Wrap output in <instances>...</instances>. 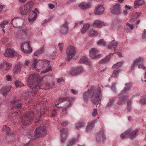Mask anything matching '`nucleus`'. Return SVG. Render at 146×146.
<instances>
[{
  "label": "nucleus",
  "mask_w": 146,
  "mask_h": 146,
  "mask_svg": "<svg viewBox=\"0 0 146 146\" xmlns=\"http://www.w3.org/2000/svg\"><path fill=\"white\" fill-rule=\"evenodd\" d=\"M31 63L32 66L35 70L37 71H40L41 69L48 67L49 65L50 62L46 60H38L34 58Z\"/></svg>",
  "instance_id": "1"
},
{
  "label": "nucleus",
  "mask_w": 146,
  "mask_h": 146,
  "mask_svg": "<svg viewBox=\"0 0 146 146\" xmlns=\"http://www.w3.org/2000/svg\"><path fill=\"white\" fill-rule=\"evenodd\" d=\"M35 137H33V134L32 133L27 136L28 141H29L32 140H34L36 138H38L45 136L46 134V127L44 126H40L36 128L35 131Z\"/></svg>",
  "instance_id": "2"
},
{
  "label": "nucleus",
  "mask_w": 146,
  "mask_h": 146,
  "mask_svg": "<svg viewBox=\"0 0 146 146\" xmlns=\"http://www.w3.org/2000/svg\"><path fill=\"white\" fill-rule=\"evenodd\" d=\"M138 131V130L137 129L134 130L129 129L121 134L120 136L122 139H124L128 137H129L131 139H133L137 136Z\"/></svg>",
  "instance_id": "3"
},
{
  "label": "nucleus",
  "mask_w": 146,
  "mask_h": 146,
  "mask_svg": "<svg viewBox=\"0 0 146 146\" xmlns=\"http://www.w3.org/2000/svg\"><path fill=\"white\" fill-rule=\"evenodd\" d=\"M102 95L100 89L98 90H94L91 96V100L92 102L94 104H97L100 102L102 98Z\"/></svg>",
  "instance_id": "4"
},
{
  "label": "nucleus",
  "mask_w": 146,
  "mask_h": 146,
  "mask_svg": "<svg viewBox=\"0 0 146 146\" xmlns=\"http://www.w3.org/2000/svg\"><path fill=\"white\" fill-rule=\"evenodd\" d=\"M37 77L35 75H30L27 81V84L28 86L32 88L33 93L34 94L38 92V88H40L39 86L35 85L34 86H33V84L34 81L36 79Z\"/></svg>",
  "instance_id": "5"
},
{
  "label": "nucleus",
  "mask_w": 146,
  "mask_h": 146,
  "mask_svg": "<svg viewBox=\"0 0 146 146\" xmlns=\"http://www.w3.org/2000/svg\"><path fill=\"white\" fill-rule=\"evenodd\" d=\"M25 20L24 19L18 17H14L12 20L11 24L13 27H16L17 28H21L25 26Z\"/></svg>",
  "instance_id": "6"
},
{
  "label": "nucleus",
  "mask_w": 146,
  "mask_h": 146,
  "mask_svg": "<svg viewBox=\"0 0 146 146\" xmlns=\"http://www.w3.org/2000/svg\"><path fill=\"white\" fill-rule=\"evenodd\" d=\"M34 4L32 1H29L20 7L19 9L22 14L26 15L30 11L33 7Z\"/></svg>",
  "instance_id": "7"
},
{
  "label": "nucleus",
  "mask_w": 146,
  "mask_h": 146,
  "mask_svg": "<svg viewBox=\"0 0 146 146\" xmlns=\"http://www.w3.org/2000/svg\"><path fill=\"white\" fill-rule=\"evenodd\" d=\"M30 42L29 41L25 42L21 45V51L25 53L29 54L32 51V49L30 46Z\"/></svg>",
  "instance_id": "8"
},
{
  "label": "nucleus",
  "mask_w": 146,
  "mask_h": 146,
  "mask_svg": "<svg viewBox=\"0 0 146 146\" xmlns=\"http://www.w3.org/2000/svg\"><path fill=\"white\" fill-rule=\"evenodd\" d=\"M34 113L33 112H31L26 114V115L22 118L21 122L24 125H26L29 123V121H32L34 117Z\"/></svg>",
  "instance_id": "9"
},
{
  "label": "nucleus",
  "mask_w": 146,
  "mask_h": 146,
  "mask_svg": "<svg viewBox=\"0 0 146 146\" xmlns=\"http://www.w3.org/2000/svg\"><path fill=\"white\" fill-rule=\"evenodd\" d=\"M89 55L92 59L99 58L101 56V54L99 53L98 50L94 48H92L90 49Z\"/></svg>",
  "instance_id": "10"
},
{
  "label": "nucleus",
  "mask_w": 146,
  "mask_h": 146,
  "mask_svg": "<svg viewBox=\"0 0 146 146\" xmlns=\"http://www.w3.org/2000/svg\"><path fill=\"white\" fill-rule=\"evenodd\" d=\"M67 59L69 61L72 59L75 55L76 50L74 47L70 46L68 47L66 50Z\"/></svg>",
  "instance_id": "11"
},
{
  "label": "nucleus",
  "mask_w": 146,
  "mask_h": 146,
  "mask_svg": "<svg viewBox=\"0 0 146 146\" xmlns=\"http://www.w3.org/2000/svg\"><path fill=\"white\" fill-rule=\"evenodd\" d=\"M68 129L66 128H62L60 131V139L61 142L64 143L66 140L68 135Z\"/></svg>",
  "instance_id": "12"
},
{
  "label": "nucleus",
  "mask_w": 146,
  "mask_h": 146,
  "mask_svg": "<svg viewBox=\"0 0 146 146\" xmlns=\"http://www.w3.org/2000/svg\"><path fill=\"white\" fill-rule=\"evenodd\" d=\"M39 13V11L37 8H35L34 10L32 11V15H29V22L31 23H33L36 20L37 14Z\"/></svg>",
  "instance_id": "13"
},
{
  "label": "nucleus",
  "mask_w": 146,
  "mask_h": 146,
  "mask_svg": "<svg viewBox=\"0 0 146 146\" xmlns=\"http://www.w3.org/2000/svg\"><path fill=\"white\" fill-rule=\"evenodd\" d=\"M121 5L118 4L113 5L110 9L111 12L117 15H119L121 13Z\"/></svg>",
  "instance_id": "14"
},
{
  "label": "nucleus",
  "mask_w": 146,
  "mask_h": 146,
  "mask_svg": "<svg viewBox=\"0 0 146 146\" xmlns=\"http://www.w3.org/2000/svg\"><path fill=\"white\" fill-rule=\"evenodd\" d=\"M128 95L123 94L121 92L118 95L119 100L117 102V104L119 106H121L124 104L127 99Z\"/></svg>",
  "instance_id": "15"
},
{
  "label": "nucleus",
  "mask_w": 146,
  "mask_h": 146,
  "mask_svg": "<svg viewBox=\"0 0 146 146\" xmlns=\"http://www.w3.org/2000/svg\"><path fill=\"white\" fill-rule=\"evenodd\" d=\"M68 23L65 22L61 26L60 32L62 35H65L68 33Z\"/></svg>",
  "instance_id": "16"
},
{
  "label": "nucleus",
  "mask_w": 146,
  "mask_h": 146,
  "mask_svg": "<svg viewBox=\"0 0 146 146\" xmlns=\"http://www.w3.org/2000/svg\"><path fill=\"white\" fill-rule=\"evenodd\" d=\"M104 8L101 5H99L96 7L94 13L96 15H101L104 13Z\"/></svg>",
  "instance_id": "17"
},
{
  "label": "nucleus",
  "mask_w": 146,
  "mask_h": 146,
  "mask_svg": "<svg viewBox=\"0 0 146 146\" xmlns=\"http://www.w3.org/2000/svg\"><path fill=\"white\" fill-rule=\"evenodd\" d=\"M97 121L96 119L88 123V125L86 129V131L88 133L90 132L94 127V123Z\"/></svg>",
  "instance_id": "18"
},
{
  "label": "nucleus",
  "mask_w": 146,
  "mask_h": 146,
  "mask_svg": "<svg viewBox=\"0 0 146 146\" xmlns=\"http://www.w3.org/2000/svg\"><path fill=\"white\" fill-rule=\"evenodd\" d=\"M11 88L9 86H6L2 87L0 90V94L5 96L7 93L10 90Z\"/></svg>",
  "instance_id": "19"
},
{
  "label": "nucleus",
  "mask_w": 146,
  "mask_h": 146,
  "mask_svg": "<svg viewBox=\"0 0 146 146\" xmlns=\"http://www.w3.org/2000/svg\"><path fill=\"white\" fill-rule=\"evenodd\" d=\"M106 25V23L99 20H96L95 21L92 25L93 27L98 28H101Z\"/></svg>",
  "instance_id": "20"
},
{
  "label": "nucleus",
  "mask_w": 146,
  "mask_h": 146,
  "mask_svg": "<svg viewBox=\"0 0 146 146\" xmlns=\"http://www.w3.org/2000/svg\"><path fill=\"white\" fill-rule=\"evenodd\" d=\"M16 53L17 52H15L11 49H7L5 51L4 55L6 57H13L15 55Z\"/></svg>",
  "instance_id": "21"
},
{
  "label": "nucleus",
  "mask_w": 146,
  "mask_h": 146,
  "mask_svg": "<svg viewBox=\"0 0 146 146\" xmlns=\"http://www.w3.org/2000/svg\"><path fill=\"white\" fill-rule=\"evenodd\" d=\"M91 4L90 2L88 3L85 2L82 3L78 5L79 7L83 10L90 8L91 7Z\"/></svg>",
  "instance_id": "22"
},
{
  "label": "nucleus",
  "mask_w": 146,
  "mask_h": 146,
  "mask_svg": "<svg viewBox=\"0 0 146 146\" xmlns=\"http://www.w3.org/2000/svg\"><path fill=\"white\" fill-rule=\"evenodd\" d=\"M131 86V83H127L125 84V86L121 93L123 94L127 95V92L130 89Z\"/></svg>",
  "instance_id": "23"
},
{
  "label": "nucleus",
  "mask_w": 146,
  "mask_h": 146,
  "mask_svg": "<svg viewBox=\"0 0 146 146\" xmlns=\"http://www.w3.org/2000/svg\"><path fill=\"white\" fill-rule=\"evenodd\" d=\"M110 45H108V49H111L113 48H114V50L115 51V49L117 46L118 44V42L117 41L113 40L110 42Z\"/></svg>",
  "instance_id": "24"
},
{
  "label": "nucleus",
  "mask_w": 146,
  "mask_h": 146,
  "mask_svg": "<svg viewBox=\"0 0 146 146\" xmlns=\"http://www.w3.org/2000/svg\"><path fill=\"white\" fill-rule=\"evenodd\" d=\"M90 27V24L88 23L84 24L81 30L82 33H86L89 29Z\"/></svg>",
  "instance_id": "25"
},
{
  "label": "nucleus",
  "mask_w": 146,
  "mask_h": 146,
  "mask_svg": "<svg viewBox=\"0 0 146 146\" xmlns=\"http://www.w3.org/2000/svg\"><path fill=\"white\" fill-rule=\"evenodd\" d=\"M113 54H110L109 55L107 56L104 58L102 59L99 62L100 63V64H103L107 62L110 60L111 57L113 56Z\"/></svg>",
  "instance_id": "26"
},
{
  "label": "nucleus",
  "mask_w": 146,
  "mask_h": 146,
  "mask_svg": "<svg viewBox=\"0 0 146 146\" xmlns=\"http://www.w3.org/2000/svg\"><path fill=\"white\" fill-rule=\"evenodd\" d=\"M101 137H102L103 141L104 139L105 138V135L103 131L102 132H100L97 135L96 139L98 142H100V141H101Z\"/></svg>",
  "instance_id": "27"
},
{
  "label": "nucleus",
  "mask_w": 146,
  "mask_h": 146,
  "mask_svg": "<svg viewBox=\"0 0 146 146\" xmlns=\"http://www.w3.org/2000/svg\"><path fill=\"white\" fill-rule=\"evenodd\" d=\"M22 31L25 35L26 38H28L32 35L31 31L29 29H25L23 30Z\"/></svg>",
  "instance_id": "28"
},
{
  "label": "nucleus",
  "mask_w": 146,
  "mask_h": 146,
  "mask_svg": "<svg viewBox=\"0 0 146 146\" xmlns=\"http://www.w3.org/2000/svg\"><path fill=\"white\" fill-rule=\"evenodd\" d=\"M90 92V91L88 90L87 91L85 92L83 94V100L85 102H87L88 101Z\"/></svg>",
  "instance_id": "29"
},
{
  "label": "nucleus",
  "mask_w": 146,
  "mask_h": 146,
  "mask_svg": "<svg viewBox=\"0 0 146 146\" xmlns=\"http://www.w3.org/2000/svg\"><path fill=\"white\" fill-rule=\"evenodd\" d=\"M126 26L125 27V29L127 32H129L134 28V27L133 25L128 23H126Z\"/></svg>",
  "instance_id": "30"
},
{
  "label": "nucleus",
  "mask_w": 146,
  "mask_h": 146,
  "mask_svg": "<svg viewBox=\"0 0 146 146\" xmlns=\"http://www.w3.org/2000/svg\"><path fill=\"white\" fill-rule=\"evenodd\" d=\"M123 63V61L119 62L116 63V64H113L112 67L114 69H121L120 68L122 65Z\"/></svg>",
  "instance_id": "31"
},
{
  "label": "nucleus",
  "mask_w": 146,
  "mask_h": 146,
  "mask_svg": "<svg viewBox=\"0 0 146 146\" xmlns=\"http://www.w3.org/2000/svg\"><path fill=\"white\" fill-rule=\"evenodd\" d=\"M116 98V97H112L109 100V102L108 103L106 106L107 108L110 107L113 104V103L115 102V99Z\"/></svg>",
  "instance_id": "32"
},
{
  "label": "nucleus",
  "mask_w": 146,
  "mask_h": 146,
  "mask_svg": "<svg viewBox=\"0 0 146 146\" xmlns=\"http://www.w3.org/2000/svg\"><path fill=\"white\" fill-rule=\"evenodd\" d=\"M121 69H118L117 70H114L112 74L111 75V76L115 78H117L119 76V73L121 71Z\"/></svg>",
  "instance_id": "33"
},
{
  "label": "nucleus",
  "mask_w": 146,
  "mask_h": 146,
  "mask_svg": "<svg viewBox=\"0 0 146 146\" xmlns=\"http://www.w3.org/2000/svg\"><path fill=\"white\" fill-rule=\"evenodd\" d=\"M22 66V64L19 62L15 64V73H17V71H20L21 70V68Z\"/></svg>",
  "instance_id": "34"
},
{
  "label": "nucleus",
  "mask_w": 146,
  "mask_h": 146,
  "mask_svg": "<svg viewBox=\"0 0 146 146\" xmlns=\"http://www.w3.org/2000/svg\"><path fill=\"white\" fill-rule=\"evenodd\" d=\"M144 1L143 0H137L135 1L134 3V7L136 8L138 6L142 5L144 3Z\"/></svg>",
  "instance_id": "35"
},
{
  "label": "nucleus",
  "mask_w": 146,
  "mask_h": 146,
  "mask_svg": "<svg viewBox=\"0 0 146 146\" xmlns=\"http://www.w3.org/2000/svg\"><path fill=\"white\" fill-rule=\"evenodd\" d=\"M98 32L95 30H92L90 31L88 33V35L89 36H95L98 35Z\"/></svg>",
  "instance_id": "36"
},
{
  "label": "nucleus",
  "mask_w": 146,
  "mask_h": 146,
  "mask_svg": "<svg viewBox=\"0 0 146 146\" xmlns=\"http://www.w3.org/2000/svg\"><path fill=\"white\" fill-rule=\"evenodd\" d=\"M144 61V59L143 58L139 57L135 58L134 61L138 64L139 63H143Z\"/></svg>",
  "instance_id": "37"
},
{
  "label": "nucleus",
  "mask_w": 146,
  "mask_h": 146,
  "mask_svg": "<svg viewBox=\"0 0 146 146\" xmlns=\"http://www.w3.org/2000/svg\"><path fill=\"white\" fill-rule=\"evenodd\" d=\"M66 100H67V99L65 98H62L58 100L57 104H56V106L57 108H59L60 107L62 108V106H58V105H59L60 104L64 102Z\"/></svg>",
  "instance_id": "38"
},
{
  "label": "nucleus",
  "mask_w": 146,
  "mask_h": 146,
  "mask_svg": "<svg viewBox=\"0 0 146 146\" xmlns=\"http://www.w3.org/2000/svg\"><path fill=\"white\" fill-rule=\"evenodd\" d=\"M88 59L86 57L82 56L80 59L79 63L81 64H86L88 62Z\"/></svg>",
  "instance_id": "39"
},
{
  "label": "nucleus",
  "mask_w": 146,
  "mask_h": 146,
  "mask_svg": "<svg viewBox=\"0 0 146 146\" xmlns=\"http://www.w3.org/2000/svg\"><path fill=\"white\" fill-rule=\"evenodd\" d=\"M75 68L77 72L78 75L82 73L83 71V68L81 66H79Z\"/></svg>",
  "instance_id": "40"
},
{
  "label": "nucleus",
  "mask_w": 146,
  "mask_h": 146,
  "mask_svg": "<svg viewBox=\"0 0 146 146\" xmlns=\"http://www.w3.org/2000/svg\"><path fill=\"white\" fill-rule=\"evenodd\" d=\"M139 103L141 104H146V96H144L141 97L139 101Z\"/></svg>",
  "instance_id": "41"
},
{
  "label": "nucleus",
  "mask_w": 146,
  "mask_h": 146,
  "mask_svg": "<svg viewBox=\"0 0 146 146\" xmlns=\"http://www.w3.org/2000/svg\"><path fill=\"white\" fill-rule=\"evenodd\" d=\"M5 64L6 65V68L5 69L6 70L8 71L11 69L12 66L11 64L6 61L5 62Z\"/></svg>",
  "instance_id": "42"
},
{
  "label": "nucleus",
  "mask_w": 146,
  "mask_h": 146,
  "mask_svg": "<svg viewBox=\"0 0 146 146\" xmlns=\"http://www.w3.org/2000/svg\"><path fill=\"white\" fill-rule=\"evenodd\" d=\"M97 44L98 45H102L103 46L106 45V42L103 39H101L98 40L97 42Z\"/></svg>",
  "instance_id": "43"
},
{
  "label": "nucleus",
  "mask_w": 146,
  "mask_h": 146,
  "mask_svg": "<svg viewBox=\"0 0 146 146\" xmlns=\"http://www.w3.org/2000/svg\"><path fill=\"white\" fill-rule=\"evenodd\" d=\"M84 125V123L82 122H79L76 124V128L77 129H79L83 127Z\"/></svg>",
  "instance_id": "44"
},
{
  "label": "nucleus",
  "mask_w": 146,
  "mask_h": 146,
  "mask_svg": "<svg viewBox=\"0 0 146 146\" xmlns=\"http://www.w3.org/2000/svg\"><path fill=\"white\" fill-rule=\"evenodd\" d=\"M2 130L5 131L7 133H9L10 132V129L9 127H7L6 125H5L3 126Z\"/></svg>",
  "instance_id": "45"
},
{
  "label": "nucleus",
  "mask_w": 146,
  "mask_h": 146,
  "mask_svg": "<svg viewBox=\"0 0 146 146\" xmlns=\"http://www.w3.org/2000/svg\"><path fill=\"white\" fill-rule=\"evenodd\" d=\"M131 101H128L127 103V111H131L132 110V108L131 107Z\"/></svg>",
  "instance_id": "46"
},
{
  "label": "nucleus",
  "mask_w": 146,
  "mask_h": 146,
  "mask_svg": "<svg viewBox=\"0 0 146 146\" xmlns=\"http://www.w3.org/2000/svg\"><path fill=\"white\" fill-rule=\"evenodd\" d=\"M76 141V140L75 139L72 138L71 140L69 141L67 146H72L75 143Z\"/></svg>",
  "instance_id": "47"
},
{
  "label": "nucleus",
  "mask_w": 146,
  "mask_h": 146,
  "mask_svg": "<svg viewBox=\"0 0 146 146\" xmlns=\"http://www.w3.org/2000/svg\"><path fill=\"white\" fill-rule=\"evenodd\" d=\"M75 68H72L71 70L70 73L71 75L73 76H75L77 75V72Z\"/></svg>",
  "instance_id": "48"
},
{
  "label": "nucleus",
  "mask_w": 146,
  "mask_h": 146,
  "mask_svg": "<svg viewBox=\"0 0 146 146\" xmlns=\"http://www.w3.org/2000/svg\"><path fill=\"white\" fill-rule=\"evenodd\" d=\"M16 86L17 87L21 86H23V83H21L20 81H16L15 83Z\"/></svg>",
  "instance_id": "49"
},
{
  "label": "nucleus",
  "mask_w": 146,
  "mask_h": 146,
  "mask_svg": "<svg viewBox=\"0 0 146 146\" xmlns=\"http://www.w3.org/2000/svg\"><path fill=\"white\" fill-rule=\"evenodd\" d=\"M72 105V104L70 103L68 105L65 106V108H63L62 109V112H63L64 113V112L65 111V112L66 111V108L71 107Z\"/></svg>",
  "instance_id": "50"
},
{
  "label": "nucleus",
  "mask_w": 146,
  "mask_h": 146,
  "mask_svg": "<svg viewBox=\"0 0 146 146\" xmlns=\"http://www.w3.org/2000/svg\"><path fill=\"white\" fill-rule=\"evenodd\" d=\"M116 84L115 83H113L111 87V89L115 92H116L117 91V90L116 89L115 87Z\"/></svg>",
  "instance_id": "51"
},
{
  "label": "nucleus",
  "mask_w": 146,
  "mask_h": 146,
  "mask_svg": "<svg viewBox=\"0 0 146 146\" xmlns=\"http://www.w3.org/2000/svg\"><path fill=\"white\" fill-rule=\"evenodd\" d=\"M8 22L7 21H4L1 24V27L2 28H4L5 27V26L8 24Z\"/></svg>",
  "instance_id": "52"
},
{
  "label": "nucleus",
  "mask_w": 146,
  "mask_h": 146,
  "mask_svg": "<svg viewBox=\"0 0 146 146\" xmlns=\"http://www.w3.org/2000/svg\"><path fill=\"white\" fill-rule=\"evenodd\" d=\"M138 68L139 69L142 68L143 70H146V67L143 64H138Z\"/></svg>",
  "instance_id": "53"
},
{
  "label": "nucleus",
  "mask_w": 146,
  "mask_h": 146,
  "mask_svg": "<svg viewBox=\"0 0 146 146\" xmlns=\"http://www.w3.org/2000/svg\"><path fill=\"white\" fill-rule=\"evenodd\" d=\"M42 52V50H40L36 51L34 54V55L35 56H38L39 54H41Z\"/></svg>",
  "instance_id": "54"
},
{
  "label": "nucleus",
  "mask_w": 146,
  "mask_h": 146,
  "mask_svg": "<svg viewBox=\"0 0 146 146\" xmlns=\"http://www.w3.org/2000/svg\"><path fill=\"white\" fill-rule=\"evenodd\" d=\"M98 114L97 110L96 109L94 108L92 113V115L93 117L96 116Z\"/></svg>",
  "instance_id": "55"
},
{
  "label": "nucleus",
  "mask_w": 146,
  "mask_h": 146,
  "mask_svg": "<svg viewBox=\"0 0 146 146\" xmlns=\"http://www.w3.org/2000/svg\"><path fill=\"white\" fill-rule=\"evenodd\" d=\"M52 70V68L50 66H49L48 67V68L46 70H44L43 71H42L41 72V73H46L47 72H48L50 70Z\"/></svg>",
  "instance_id": "56"
},
{
  "label": "nucleus",
  "mask_w": 146,
  "mask_h": 146,
  "mask_svg": "<svg viewBox=\"0 0 146 146\" xmlns=\"http://www.w3.org/2000/svg\"><path fill=\"white\" fill-rule=\"evenodd\" d=\"M15 108L16 109H20L22 107V104L21 103H19L18 104H15Z\"/></svg>",
  "instance_id": "57"
},
{
  "label": "nucleus",
  "mask_w": 146,
  "mask_h": 146,
  "mask_svg": "<svg viewBox=\"0 0 146 146\" xmlns=\"http://www.w3.org/2000/svg\"><path fill=\"white\" fill-rule=\"evenodd\" d=\"M137 64H136L135 63V62L133 61V63L132 64L131 66V70H134Z\"/></svg>",
  "instance_id": "58"
},
{
  "label": "nucleus",
  "mask_w": 146,
  "mask_h": 146,
  "mask_svg": "<svg viewBox=\"0 0 146 146\" xmlns=\"http://www.w3.org/2000/svg\"><path fill=\"white\" fill-rule=\"evenodd\" d=\"M142 37L143 39H146V30L145 29L143 30Z\"/></svg>",
  "instance_id": "59"
},
{
  "label": "nucleus",
  "mask_w": 146,
  "mask_h": 146,
  "mask_svg": "<svg viewBox=\"0 0 146 146\" xmlns=\"http://www.w3.org/2000/svg\"><path fill=\"white\" fill-rule=\"evenodd\" d=\"M6 79L7 81H11L12 80V77L10 75H7L6 76Z\"/></svg>",
  "instance_id": "60"
},
{
  "label": "nucleus",
  "mask_w": 146,
  "mask_h": 146,
  "mask_svg": "<svg viewBox=\"0 0 146 146\" xmlns=\"http://www.w3.org/2000/svg\"><path fill=\"white\" fill-rule=\"evenodd\" d=\"M58 46L60 51H62L63 49V44L62 43H59Z\"/></svg>",
  "instance_id": "61"
},
{
  "label": "nucleus",
  "mask_w": 146,
  "mask_h": 146,
  "mask_svg": "<svg viewBox=\"0 0 146 146\" xmlns=\"http://www.w3.org/2000/svg\"><path fill=\"white\" fill-rule=\"evenodd\" d=\"M70 91L74 95H76L78 93V92L77 91L73 89H71Z\"/></svg>",
  "instance_id": "62"
},
{
  "label": "nucleus",
  "mask_w": 146,
  "mask_h": 146,
  "mask_svg": "<svg viewBox=\"0 0 146 146\" xmlns=\"http://www.w3.org/2000/svg\"><path fill=\"white\" fill-rule=\"evenodd\" d=\"M56 110H54L51 116L52 117H54V116L56 115Z\"/></svg>",
  "instance_id": "63"
},
{
  "label": "nucleus",
  "mask_w": 146,
  "mask_h": 146,
  "mask_svg": "<svg viewBox=\"0 0 146 146\" xmlns=\"http://www.w3.org/2000/svg\"><path fill=\"white\" fill-rule=\"evenodd\" d=\"M30 63V61L29 60H25V64L26 66H28L29 65Z\"/></svg>",
  "instance_id": "64"
}]
</instances>
